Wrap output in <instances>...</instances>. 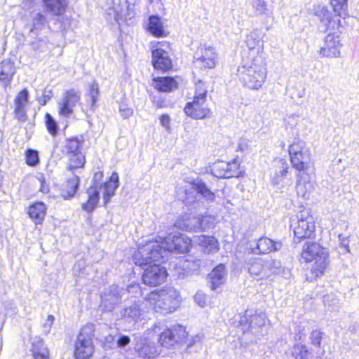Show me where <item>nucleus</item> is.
Masks as SVG:
<instances>
[{"label": "nucleus", "mask_w": 359, "mask_h": 359, "mask_svg": "<svg viewBox=\"0 0 359 359\" xmlns=\"http://www.w3.org/2000/svg\"><path fill=\"white\" fill-rule=\"evenodd\" d=\"M290 229L295 242L312 240L316 235V222L311 210L304 205L299 207L290 218Z\"/></svg>", "instance_id": "39448f33"}, {"label": "nucleus", "mask_w": 359, "mask_h": 359, "mask_svg": "<svg viewBox=\"0 0 359 359\" xmlns=\"http://www.w3.org/2000/svg\"><path fill=\"white\" fill-rule=\"evenodd\" d=\"M179 76H156L152 79V86L158 92L170 93L178 88Z\"/></svg>", "instance_id": "a211bd4d"}, {"label": "nucleus", "mask_w": 359, "mask_h": 359, "mask_svg": "<svg viewBox=\"0 0 359 359\" xmlns=\"http://www.w3.org/2000/svg\"><path fill=\"white\" fill-rule=\"evenodd\" d=\"M47 205L42 201H34L29 205L27 214L35 225H41L47 215Z\"/></svg>", "instance_id": "f3484780"}, {"label": "nucleus", "mask_w": 359, "mask_h": 359, "mask_svg": "<svg viewBox=\"0 0 359 359\" xmlns=\"http://www.w3.org/2000/svg\"><path fill=\"white\" fill-rule=\"evenodd\" d=\"M331 5L338 17L345 19L348 16L347 0H331Z\"/></svg>", "instance_id": "4c0bfd02"}, {"label": "nucleus", "mask_w": 359, "mask_h": 359, "mask_svg": "<svg viewBox=\"0 0 359 359\" xmlns=\"http://www.w3.org/2000/svg\"><path fill=\"white\" fill-rule=\"evenodd\" d=\"M128 112H129V115L132 114V111L131 110H128Z\"/></svg>", "instance_id": "6e6d98bb"}, {"label": "nucleus", "mask_w": 359, "mask_h": 359, "mask_svg": "<svg viewBox=\"0 0 359 359\" xmlns=\"http://www.w3.org/2000/svg\"><path fill=\"white\" fill-rule=\"evenodd\" d=\"M170 45L167 42H160L152 51L153 67H172V62L168 50Z\"/></svg>", "instance_id": "2eb2a0df"}, {"label": "nucleus", "mask_w": 359, "mask_h": 359, "mask_svg": "<svg viewBox=\"0 0 359 359\" xmlns=\"http://www.w3.org/2000/svg\"><path fill=\"white\" fill-rule=\"evenodd\" d=\"M25 160L28 166H36L40 162L39 151L33 149H27L25 151Z\"/></svg>", "instance_id": "a19ab883"}, {"label": "nucleus", "mask_w": 359, "mask_h": 359, "mask_svg": "<svg viewBox=\"0 0 359 359\" xmlns=\"http://www.w3.org/2000/svg\"><path fill=\"white\" fill-rule=\"evenodd\" d=\"M248 72L244 78L245 82L251 88H260L265 81L266 72L262 69H248Z\"/></svg>", "instance_id": "4be33fe9"}, {"label": "nucleus", "mask_w": 359, "mask_h": 359, "mask_svg": "<svg viewBox=\"0 0 359 359\" xmlns=\"http://www.w3.org/2000/svg\"><path fill=\"white\" fill-rule=\"evenodd\" d=\"M198 244L208 253L215 252L219 250L218 240L212 236L200 235L198 236Z\"/></svg>", "instance_id": "bb28decb"}, {"label": "nucleus", "mask_w": 359, "mask_h": 359, "mask_svg": "<svg viewBox=\"0 0 359 359\" xmlns=\"http://www.w3.org/2000/svg\"><path fill=\"white\" fill-rule=\"evenodd\" d=\"M95 327L93 323H87L79 330L74 345V359H91L95 352L93 339Z\"/></svg>", "instance_id": "423d86ee"}, {"label": "nucleus", "mask_w": 359, "mask_h": 359, "mask_svg": "<svg viewBox=\"0 0 359 359\" xmlns=\"http://www.w3.org/2000/svg\"><path fill=\"white\" fill-rule=\"evenodd\" d=\"M130 341V339L127 335H121L117 340L116 343L118 346L122 347L128 345Z\"/></svg>", "instance_id": "3c124183"}, {"label": "nucleus", "mask_w": 359, "mask_h": 359, "mask_svg": "<svg viewBox=\"0 0 359 359\" xmlns=\"http://www.w3.org/2000/svg\"><path fill=\"white\" fill-rule=\"evenodd\" d=\"M323 335L324 333L320 330H314L311 331L309 337L311 344L318 348H321V342Z\"/></svg>", "instance_id": "a18cd8bd"}, {"label": "nucleus", "mask_w": 359, "mask_h": 359, "mask_svg": "<svg viewBox=\"0 0 359 359\" xmlns=\"http://www.w3.org/2000/svg\"><path fill=\"white\" fill-rule=\"evenodd\" d=\"M210 173L217 178H228L226 162L217 160L210 165Z\"/></svg>", "instance_id": "c9c22d12"}, {"label": "nucleus", "mask_w": 359, "mask_h": 359, "mask_svg": "<svg viewBox=\"0 0 359 359\" xmlns=\"http://www.w3.org/2000/svg\"><path fill=\"white\" fill-rule=\"evenodd\" d=\"M226 273L225 265L219 264L217 265L209 273L210 287L212 290L217 289L224 283V278Z\"/></svg>", "instance_id": "393cba45"}, {"label": "nucleus", "mask_w": 359, "mask_h": 359, "mask_svg": "<svg viewBox=\"0 0 359 359\" xmlns=\"http://www.w3.org/2000/svg\"><path fill=\"white\" fill-rule=\"evenodd\" d=\"M100 189L98 186H90L86 189L87 198L81 204L82 210L88 214H91L98 206L100 201Z\"/></svg>", "instance_id": "6ab92c4d"}, {"label": "nucleus", "mask_w": 359, "mask_h": 359, "mask_svg": "<svg viewBox=\"0 0 359 359\" xmlns=\"http://www.w3.org/2000/svg\"><path fill=\"white\" fill-rule=\"evenodd\" d=\"M99 94V84L97 81H94L89 84L87 93L86 94L87 97V102L88 104L89 107L91 109H95L97 102L98 100Z\"/></svg>", "instance_id": "2f4dec72"}, {"label": "nucleus", "mask_w": 359, "mask_h": 359, "mask_svg": "<svg viewBox=\"0 0 359 359\" xmlns=\"http://www.w3.org/2000/svg\"><path fill=\"white\" fill-rule=\"evenodd\" d=\"M262 32L258 29H253L246 38V44L249 49L253 50L256 48L259 49L263 47Z\"/></svg>", "instance_id": "473e14b6"}, {"label": "nucleus", "mask_w": 359, "mask_h": 359, "mask_svg": "<svg viewBox=\"0 0 359 359\" xmlns=\"http://www.w3.org/2000/svg\"><path fill=\"white\" fill-rule=\"evenodd\" d=\"M66 156L68 158L67 165L68 170L73 171L84 168L86 160L85 155L82 152L67 155Z\"/></svg>", "instance_id": "c756f323"}, {"label": "nucleus", "mask_w": 359, "mask_h": 359, "mask_svg": "<svg viewBox=\"0 0 359 359\" xmlns=\"http://www.w3.org/2000/svg\"><path fill=\"white\" fill-rule=\"evenodd\" d=\"M276 260L255 257L247 262V268L250 275L257 280H266L276 273Z\"/></svg>", "instance_id": "0eeeda50"}, {"label": "nucleus", "mask_w": 359, "mask_h": 359, "mask_svg": "<svg viewBox=\"0 0 359 359\" xmlns=\"http://www.w3.org/2000/svg\"><path fill=\"white\" fill-rule=\"evenodd\" d=\"M48 21L46 17L41 13H36L32 20V27L30 30L31 33H34L35 31L41 30Z\"/></svg>", "instance_id": "37998d69"}, {"label": "nucleus", "mask_w": 359, "mask_h": 359, "mask_svg": "<svg viewBox=\"0 0 359 359\" xmlns=\"http://www.w3.org/2000/svg\"><path fill=\"white\" fill-rule=\"evenodd\" d=\"M191 247V238L182 233L174 235L166 242L167 250L178 254L188 253Z\"/></svg>", "instance_id": "4468645a"}, {"label": "nucleus", "mask_w": 359, "mask_h": 359, "mask_svg": "<svg viewBox=\"0 0 359 359\" xmlns=\"http://www.w3.org/2000/svg\"><path fill=\"white\" fill-rule=\"evenodd\" d=\"M162 258V247L156 241H148L133 253L134 264L144 269L142 281L144 285L157 287L166 282L168 276L167 269L155 263Z\"/></svg>", "instance_id": "f257e3e1"}, {"label": "nucleus", "mask_w": 359, "mask_h": 359, "mask_svg": "<svg viewBox=\"0 0 359 359\" xmlns=\"http://www.w3.org/2000/svg\"><path fill=\"white\" fill-rule=\"evenodd\" d=\"M145 301L154 312L166 315L175 312L180 306L181 297L177 289L166 285L151 291Z\"/></svg>", "instance_id": "20e7f679"}, {"label": "nucleus", "mask_w": 359, "mask_h": 359, "mask_svg": "<svg viewBox=\"0 0 359 359\" xmlns=\"http://www.w3.org/2000/svg\"><path fill=\"white\" fill-rule=\"evenodd\" d=\"M330 32L325 38L320 54L327 57H337L340 55V49L342 47L340 39V34L342 32H337V30Z\"/></svg>", "instance_id": "f8f14e48"}, {"label": "nucleus", "mask_w": 359, "mask_h": 359, "mask_svg": "<svg viewBox=\"0 0 359 359\" xmlns=\"http://www.w3.org/2000/svg\"><path fill=\"white\" fill-rule=\"evenodd\" d=\"M288 154L291 166L297 172L296 191L299 196L306 197L312 187L311 180L315 170L311 151L303 142L295 141L289 145Z\"/></svg>", "instance_id": "f03ea898"}, {"label": "nucleus", "mask_w": 359, "mask_h": 359, "mask_svg": "<svg viewBox=\"0 0 359 359\" xmlns=\"http://www.w3.org/2000/svg\"><path fill=\"white\" fill-rule=\"evenodd\" d=\"M208 88L205 83L202 80H198L194 84V99L207 100Z\"/></svg>", "instance_id": "ea45409f"}, {"label": "nucleus", "mask_w": 359, "mask_h": 359, "mask_svg": "<svg viewBox=\"0 0 359 359\" xmlns=\"http://www.w3.org/2000/svg\"><path fill=\"white\" fill-rule=\"evenodd\" d=\"M291 354L294 359H310L312 351L306 344L297 343L293 345Z\"/></svg>", "instance_id": "f704fd0d"}, {"label": "nucleus", "mask_w": 359, "mask_h": 359, "mask_svg": "<svg viewBox=\"0 0 359 359\" xmlns=\"http://www.w3.org/2000/svg\"><path fill=\"white\" fill-rule=\"evenodd\" d=\"M34 359H48V351L45 348L43 351H33Z\"/></svg>", "instance_id": "8fccbe9b"}, {"label": "nucleus", "mask_w": 359, "mask_h": 359, "mask_svg": "<svg viewBox=\"0 0 359 359\" xmlns=\"http://www.w3.org/2000/svg\"><path fill=\"white\" fill-rule=\"evenodd\" d=\"M103 178V171L95 172L90 186L97 185L98 189H102L103 205L107 206L110 202L111 198L115 195L116 190L119 185V177L118 174L114 171L104 182L100 183Z\"/></svg>", "instance_id": "1a4fd4ad"}, {"label": "nucleus", "mask_w": 359, "mask_h": 359, "mask_svg": "<svg viewBox=\"0 0 359 359\" xmlns=\"http://www.w3.org/2000/svg\"><path fill=\"white\" fill-rule=\"evenodd\" d=\"M316 359H321V357H320V356H319V357H318Z\"/></svg>", "instance_id": "4d7b16f0"}, {"label": "nucleus", "mask_w": 359, "mask_h": 359, "mask_svg": "<svg viewBox=\"0 0 359 359\" xmlns=\"http://www.w3.org/2000/svg\"><path fill=\"white\" fill-rule=\"evenodd\" d=\"M32 46L33 48L36 50H44L47 48L48 41L46 38L38 39L35 41L32 42Z\"/></svg>", "instance_id": "de8ad7c7"}, {"label": "nucleus", "mask_w": 359, "mask_h": 359, "mask_svg": "<svg viewBox=\"0 0 359 359\" xmlns=\"http://www.w3.org/2000/svg\"><path fill=\"white\" fill-rule=\"evenodd\" d=\"M201 297L202 296L201 295H196L195 299L200 306H203L205 302V301H202V299H201Z\"/></svg>", "instance_id": "5fc2aeb1"}, {"label": "nucleus", "mask_w": 359, "mask_h": 359, "mask_svg": "<svg viewBox=\"0 0 359 359\" xmlns=\"http://www.w3.org/2000/svg\"><path fill=\"white\" fill-rule=\"evenodd\" d=\"M129 4H133V6L128 5L127 9L123 10L118 0L116 3L114 2V6L111 8V11L113 12L114 18L117 22H119V20L132 19L135 16L134 4L131 2Z\"/></svg>", "instance_id": "5701e85b"}, {"label": "nucleus", "mask_w": 359, "mask_h": 359, "mask_svg": "<svg viewBox=\"0 0 359 359\" xmlns=\"http://www.w3.org/2000/svg\"><path fill=\"white\" fill-rule=\"evenodd\" d=\"M313 14L316 16L327 31H335L343 32L344 30L341 20L338 15L332 16V13L325 6L316 5L313 7Z\"/></svg>", "instance_id": "9d476101"}, {"label": "nucleus", "mask_w": 359, "mask_h": 359, "mask_svg": "<svg viewBox=\"0 0 359 359\" xmlns=\"http://www.w3.org/2000/svg\"><path fill=\"white\" fill-rule=\"evenodd\" d=\"M277 245H281L271 240V238L264 236L257 240L256 248L259 254H269L278 250Z\"/></svg>", "instance_id": "cd10ccee"}, {"label": "nucleus", "mask_w": 359, "mask_h": 359, "mask_svg": "<svg viewBox=\"0 0 359 359\" xmlns=\"http://www.w3.org/2000/svg\"><path fill=\"white\" fill-rule=\"evenodd\" d=\"M159 121L161 125L163 126L166 130H169L170 129L171 118L168 114H161L159 116Z\"/></svg>", "instance_id": "09e8293b"}, {"label": "nucleus", "mask_w": 359, "mask_h": 359, "mask_svg": "<svg viewBox=\"0 0 359 359\" xmlns=\"http://www.w3.org/2000/svg\"><path fill=\"white\" fill-rule=\"evenodd\" d=\"M228 169V178L239 177L243 176L244 170L241 165V161L237 158L226 162Z\"/></svg>", "instance_id": "e433bc0d"}, {"label": "nucleus", "mask_w": 359, "mask_h": 359, "mask_svg": "<svg viewBox=\"0 0 359 359\" xmlns=\"http://www.w3.org/2000/svg\"><path fill=\"white\" fill-rule=\"evenodd\" d=\"M14 72L10 71L8 69H0V81L4 86H8L11 80Z\"/></svg>", "instance_id": "49530a36"}, {"label": "nucleus", "mask_w": 359, "mask_h": 359, "mask_svg": "<svg viewBox=\"0 0 359 359\" xmlns=\"http://www.w3.org/2000/svg\"><path fill=\"white\" fill-rule=\"evenodd\" d=\"M39 180L41 183V186L39 188L40 191H41L44 193L48 192V185L46 184L44 177L41 176V177L39 178Z\"/></svg>", "instance_id": "864d4df0"}, {"label": "nucleus", "mask_w": 359, "mask_h": 359, "mask_svg": "<svg viewBox=\"0 0 359 359\" xmlns=\"http://www.w3.org/2000/svg\"><path fill=\"white\" fill-rule=\"evenodd\" d=\"M187 338L188 332L186 327L180 324H175L166 327L160 333L158 342L161 346L170 348L186 342Z\"/></svg>", "instance_id": "6e6552de"}, {"label": "nucleus", "mask_w": 359, "mask_h": 359, "mask_svg": "<svg viewBox=\"0 0 359 359\" xmlns=\"http://www.w3.org/2000/svg\"><path fill=\"white\" fill-rule=\"evenodd\" d=\"M137 353L140 358L143 359H152L158 354L156 347L148 341H145L138 346Z\"/></svg>", "instance_id": "7c9ffc66"}, {"label": "nucleus", "mask_w": 359, "mask_h": 359, "mask_svg": "<svg viewBox=\"0 0 359 359\" xmlns=\"http://www.w3.org/2000/svg\"><path fill=\"white\" fill-rule=\"evenodd\" d=\"M290 167L287 161L283 158H277L273 161V165L271 168L273 176L271 180L273 183L277 184L284 179L288 174Z\"/></svg>", "instance_id": "412c9836"}, {"label": "nucleus", "mask_w": 359, "mask_h": 359, "mask_svg": "<svg viewBox=\"0 0 359 359\" xmlns=\"http://www.w3.org/2000/svg\"><path fill=\"white\" fill-rule=\"evenodd\" d=\"M80 184V178L77 175H73L72 177L67 179L60 187V194L61 196L65 199H70L73 198Z\"/></svg>", "instance_id": "aec40b11"}, {"label": "nucleus", "mask_w": 359, "mask_h": 359, "mask_svg": "<svg viewBox=\"0 0 359 359\" xmlns=\"http://www.w3.org/2000/svg\"><path fill=\"white\" fill-rule=\"evenodd\" d=\"M198 50L202 55L198 57L194 56L196 62H202L204 67H214L217 65L216 54L212 47H201Z\"/></svg>", "instance_id": "b1692460"}, {"label": "nucleus", "mask_w": 359, "mask_h": 359, "mask_svg": "<svg viewBox=\"0 0 359 359\" xmlns=\"http://www.w3.org/2000/svg\"><path fill=\"white\" fill-rule=\"evenodd\" d=\"M28 102V91L23 88L20 90L14 99L13 116L20 122H25L27 119V105Z\"/></svg>", "instance_id": "dca6fc26"}, {"label": "nucleus", "mask_w": 359, "mask_h": 359, "mask_svg": "<svg viewBox=\"0 0 359 359\" xmlns=\"http://www.w3.org/2000/svg\"><path fill=\"white\" fill-rule=\"evenodd\" d=\"M251 6L255 9L257 15H266L269 17L273 16V12L267 6L264 0H252Z\"/></svg>", "instance_id": "58836bf2"}, {"label": "nucleus", "mask_w": 359, "mask_h": 359, "mask_svg": "<svg viewBox=\"0 0 359 359\" xmlns=\"http://www.w3.org/2000/svg\"><path fill=\"white\" fill-rule=\"evenodd\" d=\"M300 260L311 264L305 272V279L313 282L325 275L330 266L328 250L318 242L306 243L300 252Z\"/></svg>", "instance_id": "7ed1b4c3"}, {"label": "nucleus", "mask_w": 359, "mask_h": 359, "mask_svg": "<svg viewBox=\"0 0 359 359\" xmlns=\"http://www.w3.org/2000/svg\"><path fill=\"white\" fill-rule=\"evenodd\" d=\"M83 139L78 137H72L65 140L62 153L64 155L74 154L81 152Z\"/></svg>", "instance_id": "a878e982"}, {"label": "nucleus", "mask_w": 359, "mask_h": 359, "mask_svg": "<svg viewBox=\"0 0 359 359\" xmlns=\"http://www.w3.org/2000/svg\"><path fill=\"white\" fill-rule=\"evenodd\" d=\"M44 123L48 133L53 137L56 136L58 133V126L56 121L49 113L45 114Z\"/></svg>", "instance_id": "79ce46f5"}, {"label": "nucleus", "mask_w": 359, "mask_h": 359, "mask_svg": "<svg viewBox=\"0 0 359 359\" xmlns=\"http://www.w3.org/2000/svg\"><path fill=\"white\" fill-rule=\"evenodd\" d=\"M153 103L156 109H161L167 107L166 102L164 99L153 100Z\"/></svg>", "instance_id": "603ef678"}, {"label": "nucleus", "mask_w": 359, "mask_h": 359, "mask_svg": "<svg viewBox=\"0 0 359 359\" xmlns=\"http://www.w3.org/2000/svg\"><path fill=\"white\" fill-rule=\"evenodd\" d=\"M80 100V95L74 89L65 92L61 102L59 103L58 114L60 116L68 117L74 111V107Z\"/></svg>", "instance_id": "ddd939ff"}, {"label": "nucleus", "mask_w": 359, "mask_h": 359, "mask_svg": "<svg viewBox=\"0 0 359 359\" xmlns=\"http://www.w3.org/2000/svg\"><path fill=\"white\" fill-rule=\"evenodd\" d=\"M197 193L209 199H214L215 194L211 191L203 182H198L194 187Z\"/></svg>", "instance_id": "c03bdc74"}, {"label": "nucleus", "mask_w": 359, "mask_h": 359, "mask_svg": "<svg viewBox=\"0 0 359 359\" xmlns=\"http://www.w3.org/2000/svg\"><path fill=\"white\" fill-rule=\"evenodd\" d=\"M149 30L156 37H162L167 35V33L163 29V22L161 19L156 15L149 18Z\"/></svg>", "instance_id": "72a5a7b5"}, {"label": "nucleus", "mask_w": 359, "mask_h": 359, "mask_svg": "<svg viewBox=\"0 0 359 359\" xmlns=\"http://www.w3.org/2000/svg\"><path fill=\"white\" fill-rule=\"evenodd\" d=\"M207 100L194 99L186 103L184 114L192 119L201 120L210 116L211 110L208 107Z\"/></svg>", "instance_id": "9b49d317"}, {"label": "nucleus", "mask_w": 359, "mask_h": 359, "mask_svg": "<svg viewBox=\"0 0 359 359\" xmlns=\"http://www.w3.org/2000/svg\"><path fill=\"white\" fill-rule=\"evenodd\" d=\"M46 11L54 15H62L67 8L66 0H43Z\"/></svg>", "instance_id": "c85d7f7f"}]
</instances>
